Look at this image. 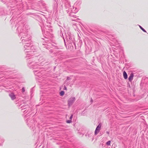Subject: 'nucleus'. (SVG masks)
I'll list each match as a JSON object with an SVG mask.
<instances>
[{"label": "nucleus", "mask_w": 148, "mask_h": 148, "mask_svg": "<svg viewBox=\"0 0 148 148\" xmlns=\"http://www.w3.org/2000/svg\"><path fill=\"white\" fill-rule=\"evenodd\" d=\"M101 123L99 124L97 126L95 132V135H96L99 132L101 129Z\"/></svg>", "instance_id": "f257e3e1"}, {"label": "nucleus", "mask_w": 148, "mask_h": 148, "mask_svg": "<svg viewBox=\"0 0 148 148\" xmlns=\"http://www.w3.org/2000/svg\"><path fill=\"white\" fill-rule=\"evenodd\" d=\"M22 92H25V90H24V88H22Z\"/></svg>", "instance_id": "9b49d317"}, {"label": "nucleus", "mask_w": 148, "mask_h": 148, "mask_svg": "<svg viewBox=\"0 0 148 148\" xmlns=\"http://www.w3.org/2000/svg\"><path fill=\"white\" fill-rule=\"evenodd\" d=\"M73 115H71V116H70V120H71L72 118H73Z\"/></svg>", "instance_id": "9d476101"}, {"label": "nucleus", "mask_w": 148, "mask_h": 148, "mask_svg": "<svg viewBox=\"0 0 148 148\" xmlns=\"http://www.w3.org/2000/svg\"><path fill=\"white\" fill-rule=\"evenodd\" d=\"M111 141L109 140L106 143V144L108 145H110Z\"/></svg>", "instance_id": "423d86ee"}, {"label": "nucleus", "mask_w": 148, "mask_h": 148, "mask_svg": "<svg viewBox=\"0 0 148 148\" xmlns=\"http://www.w3.org/2000/svg\"><path fill=\"white\" fill-rule=\"evenodd\" d=\"M75 99L74 97H72L71 98L69 101L68 104L69 105H71L73 102L75 101Z\"/></svg>", "instance_id": "f03ea898"}, {"label": "nucleus", "mask_w": 148, "mask_h": 148, "mask_svg": "<svg viewBox=\"0 0 148 148\" xmlns=\"http://www.w3.org/2000/svg\"><path fill=\"white\" fill-rule=\"evenodd\" d=\"M10 95L12 99H15V97L13 93H11Z\"/></svg>", "instance_id": "39448f33"}, {"label": "nucleus", "mask_w": 148, "mask_h": 148, "mask_svg": "<svg viewBox=\"0 0 148 148\" xmlns=\"http://www.w3.org/2000/svg\"><path fill=\"white\" fill-rule=\"evenodd\" d=\"M71 122V120H67L66 121V123H70Z\"/></svg>", "instance_id": "6e6552de"}, {"label": "nucleus", "mask_w": 148, "mask_h": 148, "mask_svg": "<svg viewBox=\"0 0 148 148\" xmlns=\"http://www.w3.org/2000/svg\"><path fill=\"white\" fill-rule=\"evenodd\" d=\"M123 77L125 79H126L127 78V74L126 73L125 71H124L123 72Z\"/></svg>", "instance_id": "20e7f679"}, {"label": "nucleus", "mask_w": 148, "mask_h": 148, "mask_svg": "<svg viewBox=\"0 0 148 148\" xmlns=\"http://www.w3.org/2000/svg\"><path fill=\"white\" fill-rule=\"evenodd\" d=\"M107 134H109V132H107Z\"/></svg>", "instance_id": "ddd939ff"}, {"label": "nucleus", "mask_w": 148, "mask_h": 148, "mask_svg": "<svg viewBox=\"0 0 148 148\" xmlns=\"http://www.w3.org/2000/svg\"><path fill=\"white\" fill-rule=\"evenodd\" d=\"M140 28L143 31H144V32H146V31H145V29H144L141 26H140Z\"/></svg>", "instance_id": "0eeeda50"}, {"label": "nucleus", "mask_w": 148, "mask_h": 148, "mask_svg": "<svg viewBox=\"0 0 148 148\" xmlns=\"http://www.w3.org/2000/svg\"><path fill=\"white\" fill-rule=\"evenodd\" d=\"M64 87L65 89V90H67L66 88V87L65 86H64Z\"/></svg>", "instance_id": "f8f14e48"}, {"label": "nucleus", "mask_w": 148, "mask_h": 148, "mask_svg": "<svg viewBox=\"0 0 148 148\" xmlns=\"http://www.w3.org/2000/svg\"><path fill=\"white\" fill-rule=\"evenodd\" d=\"M134 75L133 74H131L129 77V80L130 81H131L133 78Z\"/></svg>", "instance_id": "7ed1b4c3"}, {"label": "nucleus", "mask_w": 148, "mask_h": 148, "mask_svg": "<svg viewBox=\"0 0 148 148\" xmlns=\"http://www.w3.org/2000/svg\"><path fill=\"white\" fill-rule=\"evenodd\" d=\"M64 93H60V95L61 96H62L64 95Z\"/></svg>", "instance_id": "1a4fd4ad"}, {"label": "nucleus", "mask_w": 148, "mask_h": 148, "mask_svg": "<svg viewBox=\"0 0 148 148\" xmlns=\"http://www.w3.org/2000/svg\"><path fill=\"white\" fill-rule=\"evenodd\" d=\"M60 92L62 93V92H64V91H61Z\"/></svg>", "instance_id": "4468645a"}]
</instances>
